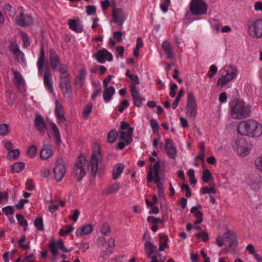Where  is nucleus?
<instances>
[{
  "instance_id": "obj_1",
  "label": "nucleus",
  "mask_w": 262,
  "mask_h": 262,
  "mask_svg": "<svg viewBox=\"0 0 262 262\" xmlns=\"http://www.w3.org/2000/svg\"><path fill=\"white\" fill-rule=\"evenodd\" d=\"M237 132L243 136L258 137L262 134V125L252 119L242 121L237 126Z\"/></svg>"
},
{
  "instance_id": "obj_2",
  "label": "nucleus",
  "mask_w": 262,
  "mask_h": 262,
  "mask_svg": "<svg viewBox=\"0 0 262 262\" xmlns=\"http://www.w3.org/2000/svg\"><path fill=\"white\" fill-rule=\"evenodd\" d=\"M216 245L221 247L225 245V249L229 252L235 253L238 245L236 234L233 231L228 230L223 236H219L216 238Z\"/></svg>"
},
{
  "instance_id": "obj_3",
  "label": "nucleus",
  "mask_w": 262,
  "mask_h": 262,
  "mask_svg": "<svg viewBox=\"0 0 262 262\" xmlns=\"http://www.w3.org/2000/svg\"><path fill=\"white\" fill-rule=\"evenodd\" d=\"M251 107L244 101L233 100L231 103V115L235 119H243L250 117Z\"/></svg>"
},
{
  "instance_id": "obj_4",
  "label": "nucleus",
  "mask_w": 262,
  "mask_h": 262,
  "mask_svg": "<svg viewBox=\"0 0 262 262\" xmlns=\"http://www.w3.org/2000/svg\"><path fill=\"white\" fill-rule=\"evenodd\" d=\"M221 76L219 78L217 85L221 88L233 80L237 76V69L232 65H226L220 70Z\"/></svg>"
},
{
  "instance_id": "obj_5",
  "label": "nucleus",
  "mask_w": 262,
  "mask_h": 262,
  "mask_svg": "<svg viewBox=\"0 0 262 262\" xmlns=\"http://www.w3.org/2000/svg\"><path fill=\"white\" fill-rule=\"evenodd\" d=\"M88 169V161L84 158L79 157L73 167L72 175L78 181H81Z\"/></svg>"
},
{
  "instance_id": "obj_6",
  "label": "nucleus",
  "mask_w": 262,
  "mask_h": 262,
  "mask_svg": "<svg viewBox=\"0 0 262 262\" xmlns=\"http://www.w3.org/2000/svg\"><path fill=\"white\" fill-rule=\"evenodd\" d=\"M207 4L203 0H191L189 10L194 15H202L207 13Z\"/></svg>"
},
{
  "instance_id": "obj_7",
  "label": "nucleus",
  "mask_w": 262,
  "mask_h": 262,
  "mask_svg": "<svg viewBox=\"0 0 262 262\" xmlns=\"http://www.w3.org/2000/svg\"><path fill=\"white\" fill-rule=\"evenodd\" d=\"M234 148L238 155L246 156L251 151L252 144L245 138H241L235 141Z\"/></svg>"
},
{
  "instance_id": "obj_8",
  "label": "nucleus",
  "mask_w": 262,
  "mask_h": 262,
  "mask_svg": "<svg viewBox=\"0 0 262 262\" xmlns=\"http://www.w3.org/2000/svg\"><path fill=\"white\" fill-rule=\"evenodd\" d=\"M248 33L252 38L262 37V19H257L249 22Z\"/></svg>"
},
{
  "instance_id": "obj_9",
  "label": "nucleus",
  "mask_w": 262,
  "mask_h": 262,
  "mask_svg": "<svg viewBox=\"0 0 262 262\" xmlns=\"http://www.w3.org/2000/svg\"><path fill=\"white\" fill-rule=\"evenodd\" d=\"M102 159V155L100 151H96L92 154L90 160V169L93 176H95L100 169Z\"/></svg>"
},
{
  "instance_id": "obj_10",
  "label": "nucleus",
  "mask_w": 262,
  "mask_h": 262,
  "mask_svg": "<svg viewBox=\"0 0 262 262\" xmlns=\"http://www.w3.org/2000/svg\"><path fill=\"white\" fill-rule=\"evenodd\" d=\"M53 172L55 179L57 182L61 181L66 172L64 163L62 159L57 160Z\"/></svg>"
},
{
  "instance_id": "obj_11",
  "label": "nucleus",
  "mask_w": 262,
  "mask_h": 262,
  "mask_svg": "<svg viewBox=\"0 0 262 262\" xmlns=\"http://www.w3.org/2000/svg\"><path fill=\"white\" fill-rule=\"evenodd\" d=\"M196 105L194 100V95L192 92H189L187 95V101L186 105V113L187 115L193 118L196 115Z\"/></svg>"
},
{
  "instance_id": "obj_12",
  "label": "nucleus",
  "mask_w": 262,
  "mask_h": 262,
  "mask_svg": "<svg viewBox=\"0 0 262 262\" xmlns=\"http://www.w3.org/2000/svg\"><path fill=\"white\" fill-rule=\"evenodd\" d=\"M59 87L64 97L69 96L72 92L70 76H60Z\"/></svg>"
},
{
  "instance_id": "obj_13",
  "label": "nucleus",
  "mask_w": 262,
  "mask_h": 262,
  "mask_svg": "<svg viewBox=\"0 0 262 262\" xmlns=\"http://www.w3.org/2000/svg\"><path fill=\"white\" fill-rule=\"evenodd\" d=\"M112 13L113 19L111 21V22L113 21L114 23L117 24L121 28H122L123 24L126 19L124 11L123 10V9L120 8H114L113 9Z\"/></svg>"
},
{
  "instance_id": "obj_14",
  "label": "nucleus",
  "mask_w": 262,
  "mask_h": 262,
  "mask_svg": "<svg viewBox=\"0 0 262 262\" xmlns=\"http://www.w3.org/2000/svg\"><path fill=\"white\" fill-rule=\"evenodd\" d=\"M94 57L100 63H104L106 61H111L113 59L112 53L104 48L98 50L97 53L94 55Z\"/></svg>"
},
{
  "instance_id": "obj_15",
  "label": "nucleus",
  "mask_w": 262,
  "mask_h": 262,
  "mask_svg": "<svg viewBox=\"0 0 262 262\" xmlns=\"http://www.w3.org/2000/svg\"><path fill=\"white\" fill-rule=\"evenodd\" d=\"M160 162L159 161L156 162L152 167V165L150 164L149 171L148 172L147 181L150 183L153 181L154 179H159V171H160Z\"/></svg>"
},
{
  "instance_id": "obj_16",
  "label": "nucleus",
  "mask_w": 262,
  "mask_h": 262,
  "mask_svg": "<svg viewBox=\"0 0 262 262\" xmlns=\"http://www.w3.org/2000/svg\"><path fill=\"white\" fill-rule=\"evenodd\" d=\"M130 93L134 104L137 107H140L142 104V102L145 101V98L142 97L137 87L133 85L130 88Z\"/></svg>"
},
{
  "instance_id": "obj_17",
  "label": "nucleus",
  "mask_w": 262,
  "mask_h": 262,
  "mask_svg": "<svg viewBox=\"0 0 262 262\" xmlns=\"http://www.w3.org/2000/svg\"><path fill=\"white\" fill-rule=\"evenodd\" d=\"M165 143L164 148L166 150L168 157L174 159L177 156V151L172 140L170 139H166Z\"/></svg>"
},
{
  "instance_id": "obj_18",
  "label": "nucleus",
  "mask_w": 262,
  "mask_h": 262,
  "mask_svg": "<svg viewBox=\"0 0 262 262\" xmlns=\"http://www.w3.org/2000/svg\"><path fill=\"white\" fill-rule=\"evenodd\" d=\"M13 72L14 77L12 80L13 82L17 86L19 91H22L24 89L25 81L21 74V73L17 70H15L14 69H12Z\"/></svg>"
},
{
  "instance_id": "obj_19",
  "label": "nucleus",
  "mask_w": 262,
  "mask_h": 262,
  "mask_svg": "<svg viewBox=\"0 0 262 262\" xmlns=\"http://www.w3.org/2000/svg\"><path fill=\"white\" fill-rule=\"evenodd\" d=\"M43 82L46 88L48 89L50 93L53 92L54 89L53 87L52 74L48 68L44 71Z\"/></svg>"
},
{
  "instance_id": "obj_20",
  "label": "nucleus",
  "mask_w": 262,
  "mask_h": 262,
  "mask_svg": "<svg viewBox=\"0 0 262 262\" xmlns=\"http://www.w3.org/2000/svg\"><path fill=\"white\" fill-rule=\"evenodd\" d=\"M16 22L19 26L26 27L29 26L32 23L33 19L30 15L24 14L22 12L17 17Z\"/></svg>"
},
{
  "instance_id": "obj_21",
  "label": "nucleus",
  "mask_w": 262,
  "mask_h": 262,
  "mask_svg": "<svg viewBox=\"0 0 262 262\" xmlns=\"http://www.w3.org/2000/svg\"><path fill=\"white\" fill-rule=\"evenodd\" d=\"M64 243L62 239L57 241H51L50 242L49 247L50 252L53 256H56L58 253V249H60L63 251Z\"/></svg>"
},
{
  "instance_id": "obj_22",
  "label": "nucleus",
  "mask_w": 262,
  "mask_h": 262,
  "mask_svg": "<svg viewBox=\"0 0 262 262\" xmlns=\"http://www.w3.org/2000/svg\"><path fill=\"white\" fill-rule=\"evenodd\" d=\"M49 60L54 71H57L59 65L60 64L59 58L56 52L53 50L50 51Z\"/></svg>"
},
{
  "instance_id": "obj_23",
  "label": "nucleus",
  "mask_w": 262,
  "mask_h": 262,
  "mask_svg": "<svg viewBox=\"0 0 262 262\" xmlns=\"http://www.w3.org/2000/svg\"><path fill=\"white\" fill-rule=\"evenodd\" d=\"M50 126L52 130L49 135V137L52 138L53 141L57 144H59L61 140L59 130L57 125L54 123H52Z\"/></svg>"
},
{
  "instance_id": "obj_24",
  "label": "nucleus",
  "mask_w": 262,
  "mask_h": 262,
  "mask_svg": "<svg viewBox=\"0 0 262 262\" xmlns=\"http://www.w3.org/2000/svg\"><path fill=\"white\" fill-rule=\"evenodd\" d=\"M115 246V240L114 238H111L108 241L107 247L106 250H102L100 253V256L103 258H107L110 254H111L114 250Z\"/></svg>"
},
{
  "instance_id": "obj_25",
  "label": "nucleus",
  "mask_w": 262,
  "mask_h": 262,
  "mask_svg": "<svg viewBox=\"0 0 262 262\" xmlns=\"http://www.w3.org/2000/svg\"><path fill=\"white\" fill-rule=\"evenodd\" d=\"M133 128H129L127 132L121 130L119 132V138L121 141L126 142L127 144H129L132 142V134L133 133Z\"/></svg>"
},
{
  "instance_id": "obj_26",
  "label": "nucleus",
  "mask_w": 262,
  "mask_h": 262,
  "mask_svg": "<svg viewBox=\"0 0 262 262\" xmlns=\"http://www.w3.org/2000/svg\"><path fill=\"white\" fill-rule=\"evenodd\" d=\"M201 208L202 206L198 205L197 206L192 207L190 209V212L193 214L196 218L195 224H200L203 221V213L200 211Z\"/></svg>"
},
{
  "instance_id": "obj_27",
  "label": "nucleus",
  "mask_w": 262,
  "mask_h": 262,
  "mask_svg": "<svg viewBox=\"0 0 262 262\" xmlns=\"http://www.w3.org/2000/svg\"><path fill=\"white\" fill-rule=\"evenodd\" d=\"M45 55L43 47H40V52L37 61V67L38 68V74L39 76L42 74V68L45 64Z\"/></svg>"
},
{
  "instance_id": "obj_28",
  "label": "nucleus",
  "mask_w": 262,
  "mask_h": 262,
  "mask_svg": "<svg viewBox=\"0 0 262 262\" xmlns=\"http://www.w3.org/2000/svg\"><path fill=\"white\" fill-rule=\"evenodd\" d=\"M55 113L58 119V123H63L66 120V118L63 115L62 106L58 100L56 101Z\"/></svg>"
},
{
  "instance_id": "obj_29",
  "label": "nucleus",
  "mask_w": 262,
  "mask_h": 262,
  "mask_svg": "<svg viewBox=\"0 0 262 262\" xmlns=\"http://www.w3.org/2000/svg\"><path fill=\"white\" fill-rule=\"evenodd\" d=\"M162 47L164 50L167 58L173 59L174 58L173 52L171 49V45L168 41H164L162 42Z\"/></svg>"
},
{
  "instance_id": "obj_30",
  "label": "nucleus",
  "mask_w": 262,
  "mask_h": 262,
  "mask_svg": "<svg viewBox=\"0 0 262 262\" xmlns=\"http://www.w3.org/2000/svg\"><path fill=\"white\" fill-rule=\"evenodd\" d=\"M35 124L37 129L42 134L45 132L46 124L43 120L39 115H36L35 118Z\"/></svg>"
},
{
  "instance_id": "obj_31",
  "label": "nucleus",
  "mask_w": 262,
  "mask_h": 262,
  "mask_svg": "<svg viewBox=\"0 0 262 262\" xmlns=\"http://www.w3.org/2000/svg\"><path fill=\"white\" fill-rule=\"evenodd\" d=\"M145 250L147 257L149 258L152 257V255L156 252L157 247L150 242L146 241L145 243Z\"/></svg>"
},
{
  "instance_id": "obj_32",
  "label": "nucleus",
  "mask_w": 262,
  "mask_h": 262,
  "mask_svg": "<svg viewBox=\"0 0 262 262\" xmlns=\"http://www.w3.org/2000/svg\"><path fill=\"white\" fill-rule=\"evenodd\" d=\"M93 231V227L91 225H86L78 228L76 232L77 236H83L90 234Z\"/></svg>"
},
{
  "instance_id": "obj_33",
  "label": "nucleus",
  "mask_w": 262,
  "mask_h": 262,
  "mask_svg": "<svg viewBox=\"0 0 262 262\" xmlns=\"http://www.w3.org/2000/svg\"><path fill=\"white\" fill-rule=\"evenodd\" d=\"M124 169V165L122 163L116 164L113 168V179H117Z\"/></svg>"
},
{
  "instance_id": "obj_34",
  "label": "nucleus",
  "mask_w": 262,
  "mask_h": 262,
  "mask_svg": "<svg viewBox=\"0 0 262 262\" xmlns=\"http://www.w3.org/2000/svg\"><path fill=\"white\" fill-rule=\"evenodd\" d=\"M115 93V88L112 86H109V88L105 89L103 93V99L105 102H109Z\"/></svg>"
},
{
  "instance_id": "obj_35",
  "label": "nucleus",
  "mask_w": 262,
  "mask_h": 262,
  "mask_svg": "<svg viewBox=\"0 0 262 262\" xmlns=\"http://www.w3.org/2000/svg\"><path fill=\"white\" fill-rule=\"evenodd\" d=\"M52 154L53 152L51 148L47 145H44L40 151V157L41 159L47 160L51 157Z\"/></svg>"
},
{
  "instance_id": "obj_36",
  "label": "nucleus",
  "mask_w": 262,
  "mask_h": 262,
  "mask_svg": "<svg viewBox=\"0 0 262 262\" xmlns=\"http://www.w3.org/2000/svg\"><path fill=\"white\" fill-rule=\"evenodd\" d=\"M120 187L121 185L118 183H116L104 190L102 194L107 195L110 194L116 193L120 189Z\"/></svg>"
},
{
  "instance_id": "obj_37",
  "label": "nucleus",
  "mask_w": 262,
  "mask_h": 262,
  "mask_svg": "<svg viewBox=\"0 0 262 262\" xmlns=\"http://www.w3.org/2000/svg\"><path fill=\"white\" fill-rule=\"evenodd\" d=\"M246 250L253 255L255 259L257 260V261H260L262 260L261 257L258 256V255L256 253L255 248L252 244H249L246 247Z\"/></svg>"
},
{
  "instance_id": "obj_38",
  "label": "nucleus",
  "mask_w": 262,
  "mask_h": 262,
  "mask_svg": "<svg viewBox=\"0 0 262 262\" xmlns=\"http://www.w3.org/2000/svg\"><path fill=\"white\" fill-rule=\"evenodd\" d=\"M68 25L70 29L76 32H81L83 31L81 28L78 26L77 22L75 20L69 19Z\"/></svg>"
},
{
  "instance_id": "obj_39",
  "label": "nucleus",
  "mask_w": 262,
  "mask_h": 262,
  "mask_svg": "<svg viewBox=\"0 0 262 262\" xmlns=\"http://www.w3.org/2000/svg\"><path fill=\"white\" fill-rule=\"evenodd\" d=\"M25 168V164L23 162H16L12 166V170L13 172H19Z\"/></svg>"
},
{
  "instance_id": "obj_40",
  "label": "nucleus",
  "mask_w": 262,
  "mask_h": 262,
  "mask_svg": "<svg viewBox=\"0 0 262 262\" xmlns=\"http://www.w3.org/2000/svg\"><path fill=\"white\" fill-rule=\"evenodd\" d=\"M160 238L161 242L159 246V250L162 251H164L168 247L166 242L167 240V236L164 235H162L160 236Z\"/></svg>"
},
{
  "instance_id": "obj_41",
  "label": "nucleus",
  "mask_w": 262,
  "mask_h": 262,
  "mask_svg": "<svg viewBox=\"0 0 262 262\" xmlns=\"http://www.w3.org/2000/svg\"><path fill=\"white\" fill-rule=\"evenodd\" d=\"M155 183L157 184L158 188V195L160 198H162L164 196V190L163 186V183L160 182V179L155 180Z\"/></svg>"
},
{
  "instance_id": "obj_42",
  "label": "nucleus",
  "mask_w": 262,
  "mask_h": 262,
  "mask_svg": "<svg viewBox=\"0 0 262 262\" xmlns=\"http://www.w3.org/2000/svg\"><path fill=\"white\" fill-rule=\"evenodd\" d=\"M4 10L6 12V13H8L10 17H14L15 15V11L14 9H13L12 6L9 4H6L4 5L3 7Z\"/></svg>"
},
{
  "instance_id": "obj_43",
  "label": "nucleus",
  "mask_w": 262,
  "mask_h": 262,
  "mask_svg": "<svg viewBox=\"0 0 262 262\" xmlns=\"http://www.w3.org/2000/svg\"><path fill=\"white\" fill-rule=\"evenodd\" d=\"M212 179V176L208 169L203 171L202 180L205 183H208Z\"/></svg>"
},
{
  "instance_id": "obj_44",
  "label": "nucleus",
  "mask_w": 262,
  "mask_h": 262,
  "mask_svg": "<svg viewBox=\"0 0 262 262\" xmlns=\"http://www.w3.org/2000/svg\"><path fill=\"white\" fill-rule=\"evenodd\" d=\"M118 136V133L116 130H112L108 134L107 138L108 142L112 143L115 142Z\"/></svg>"
},
{
  "instance_id": "obj_45",
  "label": "nucleus",
  "mask_w": 262,
  "mask_h": 262,
  "mask_svg": "<svg viewBox=\"0 0 262 262\" xmlns=\"http://www.w3.org/2000/svg\"><path fill=\"white\" fill-rule=\"evenodd\" d=\"M57 70L59 71L60 76H70V73L67 71V66L64 64L60 63L57 68Z\"/></svg>"
},
{
  "instance_id": "obj_46",
  "label": "nucleus",
  "mask_w": 262,
  "mask_h": 262,
  "mask_svg": "<svg viewBox=\"0 0 262 262\" xmlns=\"http://www.w3.org/2000/svg\"><path fill=\"white\" fill-rule=\"evenodd\" d=\"M16 217L18 222L19 225L24 228L25 230L28 226L27 221L24 219V216L20 214H17Z\"/></svg>"
},
{
  "instance_id": "obj_47",
  "label": "nucleus",
  "mask_w": 262,
  "mask_h": 262,
  "mask_svg": "<svg viewBox=\"0 0 262 262\" xmlns=\"http://www.w3.org/2000/svg\"><path fill=\"white\" fill-rule=\"evenodd\" d=\"M19 155V151L18 149H12L9 151L7 155V158L10 160H15Z\"/></svg>"
},
{
  "instance_id": "obj_48",
  "label": "nucleus",
  "mask_w": 262,
  "mask_h": 262,
  "mask_svg": "<svg viewBox=\"0 0 262 262\" xmlns=\"http://www.w3.org/2000/svg\"><path fill=\"white\" fill-rule=\"evenodd\" d=\"M34 225L36 228L40 231L44 229L43 220L42 217H37L35 220Z\"/></svg>"
},
{
  "instance_id": "obj_49",
  "label": "nucleus",
  "mask_w": 262,
  "mask_h": 262,
  "mask_svg": "<svg viewBox=\"0 0 262 262\" xmlns=\"http://www.w3.org/2000/svg\"><path fill=\"white\" fill-rule=\"evenodd\" d=\"M9 132V125L4 123L0 125V136H5Z\"/></svg>"
},
{
  "instance_id": "obj_50",
  "label": "nucleus",
  "mask_w": 262,
  "mask_h": 262,
  "mask_svg": "<svg viewBox=\"0 0 262 262\" xmlns=\"http://www.w3.org/2000/svg\"><path fill=\"white\" fill-rule=\"evenodd\" d=\"M101 233L105 235H108L111 233V227L107 223H104L101 227Z\"/></svg>"
},
{
  "instance_id": "obj_51",
  "label": "nucleus",
  "mask_w": 262,
  "mask_h": 262,
  "mask_svg": "<svg viewBox=\"0 0 262 262\" xmlns=\"http://www.w3.org/2000/svg\"><path fill=\"white\" fill-rule=\"evenodd\" d=\"M255 165L256 168L262 173V154L256 159Z\"/></svg>"
},
{
  "instance_id": "obj_52",
  "label": "nucleus",
  "mask_w": 262,
  "mask_h": 262,
  "mask_svg": "<svg viewBox=\"0 0 262 262\" xmlns=\"http://www.w3.org/2000/svg\"><path fill=\"white\" fill-rule=\"evenodd\" d=\"M36 147L35 145H32L29 147L27 150V155L31 158H33L36 154Z\"/></svg>"
},
{
  "instance_id": "obj_53",
  "label": "nucleus",
  "mask_w": 262,
  "mask_h": 262,
  "mask_svg": "<svg viewBox=\"0 0 262 262\" xmlns=\"http://www.w3.org/2000/svg\"><path fill=\"white\" fill-rule=\"evenodd\" d=\"M8 200V194L7 191L0 192V204L6 203Z\"/></svg>"
},
{
  "instance_id": "obj_54",
  "label": "nucleus",
  "mask_w": 262,
  "mask_h": 262,
  "mask_svg": "<svg viewBox=\"0 0 262 262\" xmlns=\"http://www.w3.org/2000/svg\"><path fill=\"white\" fill-rule=\"evenodd\" d=\"M217 71V67L214 64H212L210 66L209 70L207 75L209 78H211L215 75Z\"/></svg>"
},
{
  "instance_id": "obj_55",
  "label": "nucleus",
  "mask_w": 262,
  "mask_h": 262,
  "mask_svg": "<svg viewBox=\"0 0 262 262\" xmlns=\"http://www.w3.org/2000/svg\"><path fill=\"white\" fill-rule=\"evenodd\" d=\"M198 238H201L204 242H206L208 239V234L206 232L201 231L195 234Z\"/></svg>"
},
{
  "instance_id": "obj_56",
  "label": "nucleus",
  "mask_w": 262,
  "mask_h": 262,
  "mask_svg": "<svg viewBox=\"0 0 262 262\" xmlns=\"http://www.w3.org/2000/svg\"><path fill=\"white\" fill-rule=\"evenodd\" d=\"M2 211L6 215H12L14 213V208L12 206H7L2 209Z\"/></svg>"
},
{
  "instance_id": "obj_57",
  "label": "nucleus",
  "mask_w": 262,
  "mask_h": 262,
  "mask_svg": "<svg viewBox=\"0 0 262 262\" xmlns=\"http://www.w3.org/2000/svg\"><path fill=\"white\" fill-rule=\"evenodd\" d=\"M92 110V104H88L85 106L83 112V117L86 118L91 113Z\"/></svg>"
},
{
  "instance_id": "obj_58",
  "label": "nucleus",
  "mask_w": 262,
  "mask_h": 262,
  "mask_svg": "<svg viewBox=\"0 0 262 262\" xmlns=\"http://www.w3.org/2000/svg\"><path fill=\"white\" fill-rule=\"evenodd\" d=\"M150 124L154 133L158 132L159 128V124L155 119H152L150 121Z\"/></svg>"
},
{
  "instance_id": "obj_59",
  "label": "nucleus",
  "mask_w": 262,
  "mask_h": 262,
  "mask_svg": "<svg viewBox=\"0 0 262 262\" xmlns=\"http://www.w3.org/2000/svg\"><path fill=\"white\" fill-rule=\"evenodd\" d=\"M21 37L24 46L26 48L30 46V42L28 35L26 33H23Z\"/></svg>"
},
{
  "instance_id": "obj_60",
  "label": "nucleus",
  "mask_w": 262,
  "mask_h": 262,
  "mask_svg": "<svg viewBox=\"0 0 262 262\" xmlns=\"http://www.w3.org/2000/svg\"><path fill=\"white\" fill-rule=\"evenodd\" d=\"M14 55L19 62L23 63L25 62L24 54L20 50L17 51V53H15Z\"/></svg>"
},
{
  "instance_id": "obj_61",
  "label": "nucleus",
  "mask_w": 262,
  "mask_h": 262,
  "mask_svg": "<svg viewBox=\"0 0 262 262\" xmlns=\"http://www.w3.org/2000/svg\"><path fill=\"white\" fill-rule=\"evenodd\" d=\"M170 3V0H164L163 3L160 5V8L164 13H166L167 11Z\"/></svg>"
},
{
  "instance_id": "obj_62",
  "label": "nucleus",
  "mask_w": 262,
  "mask_h": 262,
  "mask_svg": "<svg viewBox=\"0 0 262 262\" xmlns=\"http://www.w3.org/2000/svg\"><path fill=\"white\" fill-rule=\"evenodd\" d=\"M128 106V101L127 100H124L122 101L121 105L119 106L118 111L120 113H122Z\"/></svg>"
},
{
  "instance_id": "obj_63",
  "label": "nucleus",
  "mask_w": 262,
  "mask_h": 262,
  "mask_svg": "<svg viewBox=\"0 0 262 262\" xmlns=\"http://www.w3.org/2000/svg\"><path fill=\"white\" fill-rule=\"evenodd\" d=\"M86 12L88 15H92L95 13L96 8L94 6L89 5L86 7Z\"/></svg>"
},
{
  "instance_id": "obj_64",
  "label": "nucleus",
  "mask_w": 262,
  "mask_h": 262,
  "mask_svg": "<svg viewBox=\"0 0 262 262\" xmlns=\"http://www.w3.org/2000/svg\"><path fill=\"white\" fill-rule=\"evenodd\" d=\"M202 191L203 194H215L216 193V190L213 187L208 188L207 187H204L202 188Z\"/></svg>"
}]
</instances>
